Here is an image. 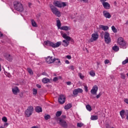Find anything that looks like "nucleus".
<instances>
[{
	"label": "nucleus",
	"instance_id": "nucleus-41",
	"mask_svg": "<svg viewBox=\"0 0 128 128\" xmlns=\"http://www.w3.org/2000/svg\"><path fill=\"white\" fill-rule=\"evenodd\" d=\"M128 63V58L125 60L124 61L122 62V64H126Z\"/></svg>",
	"mask_w": 128,
	"mask_h": 128
},
{
	"label": "nucleus",
	"instance_id": "nucleus-37",
	"mask_svg": "<svg viewBox=\"0 0 128 128\" xmlns=\"http://www.w3.org/2000/svg\"><path fill=\"white\" fill-rule=\"evenodd\" d=\"M120 77H121V78H122V80H126V75H124V73L120 74Z\"/></svg>",
	"mask_w": 128,
	"mask_h": 128
},
{
	"label": "nucleus",
	"instance_id": "nucleus-38",
	"mask_svg": "<svg viewBox=\"0 0 128 128\" xmlns=\"http://www.w3.org/2000/svg\"><path fill=\"white\" fill-rule=\"evenodd\" d=\"M2 122H8V118L6 116H4L2 118Z\"/></svg>",
	"mask_w": 128,
	"mask_h": 128
},
{
	"label": "nucleus",
	"instance_id": "nucleus-4",
	"mask_svg": "<svg viewBox=\"0 0 128 128\" xmlns=\"http://www.w3.org/2000/svg\"><path fill=\"white\" fill-rule=\"evenodd\" d=\"M118 42L122 48H126V43L122 38L120 37L118 40Z\"/></svg>",
	"mask_w": 128,
	"mask_h": 128
},
{
	"label": "nucleus",
	"instance_id": "nucleus-8",
	"mask_svg": "<svg viewBox=\"0 0 128 128\" xmlns=\"http://www.w3.org/2000/svg\"><path fill=\"white\" fill-rule=\"evenodd\" d=\"M59 124L62 126V128H68V123H66V120H62V119H60L59 120L58 122Z\"/></svg>",
	"mask_w": 128,
	"mask_h": 128
},
{
	"label": "nucleus",
	"instance_id": "nucleus-9",
	"mask_svg": "<svg viewBox=\"0 0 128 128\" xmlns=\"http://www.w3.org/2000/svg\"><path fill=\"white\" fill-rule=\"evenodd\" d=\"M58 102L60 104H64L66 102V96L62 94H60L59 96L58 99Z\"/></svg>",
	"mask_w": 128,
	"mask_h": 128
},
{
	"label": "nucleus",
	"instance_id": "nucleus-57",
	"mask_svg": "<svg viewBox=\"0 0 128 128\" xmlns=\"http://www.w3.org/2000/svg\"><path fill=\"white\" fill-rule=\"evenodd\" d=\"M100 2L102 4L103 2H106V0H100Z\"/></svg>",
	"mask_w": 128,
	"mask_h": 128
},
{
	"label": "nucleus",
	"instance_id": "nucleus-25",
	"mask_svg": "<svg viewBox=\"0 0 128 128\" xmlns=\"http://www.w3.org/2000/svg\"><path fill=\"white\" fill-rule=\"evenodd\" d=\"M62 42H63L62 46H68L70 44V42H68V41H67L66 40H63Z\"/></svg>",
	"mask_w": 128,
	"mask_h": 128
},
{
	"label": "nucleus",
	"instance_id": "nucleus-27",
	"mask_svg": "<svg viewBox=\"0 0 128 128\" xmlns=\"http://www.w3.org/2000/svg\"><path fill=\"white\" fill-rule=\"evenodd\" d=\"M72 106V104H67L66 106H65L64 109L66 110H70V108Z\"/></svg>",
	"mask_w": 128,
	"mask_h": 128
},
{
	"label": "nucleus",
	"instance_id": "nucleus-49",
	"mask_svg": "<svg viewBox=\"0 0 128 128\" xmlns=\"http://www.w3.org/2000/svg\"><path fill=\"white\" fill-rule=\"evenodd\" d=\"M88 86H85L84 90H85V92H88Z\"/></svg>",
	"mask_w": 128,
	"mask_h": 128
},
{
	"label": "nucleus",
	"instance_id": "nucleus-40",
	"mask_svg": "<svg viewBox=\"0 0 128 128\" xmlns=\"http://www.w3.org/2000/svg\"><path fill=\"white\" fill-rule=\"evenodd\" d=\"M82 126H84V124L82 123H79V122H78L77 124L78 128H82Z\"/></svg>",
	"mask_w": 128,
	"mask_h": 128
},
{
	"label": "nucleus",
	"instance_id": "nucleus-11",
	"mask_svg": "<svg viewBox=\"0 0 128 128\" xmlns=\"http://www.w3.org/2000/svg\"><path fill=\"white\" fill-rule=\"evenodd\" d=\"M84 90H82V89L80 88H78V89H75L73 90V94L75 96H76L78 94H82Z\"/></svg>",
	"mask_w": 128,
	"mask_h": 128
},
{
	"label": "nucleus",
	"instance_id": "nucleus-7",
	"mask_svg": "<svg viewBox=\"0 0 128 128\" xmlns=\"http://www.w3.org/2000/svg\"><path fill=\"white\" fill-rule=\"evenodd\" d=\"M104 38L105 42L108 44L112 42V39L110 38V33L108 32H105L104 34Z\"/></svg>",
	"mask_w": 128,
	"mask_h": 128
},
{
	"label": "nucleus",
	"instance_id": "nucleus-29",
	"mask_svg": "<svg viewBox=\"0 0 128 128\" xmlns=\"http://www.w3.org/2000/svg\"><path fill=\"white\" fill-rule=\"evenodd\" d=\"M70 28L68 26H62L60 28V30H68Z\"/></svg>",
	"mask_w": 128,
	"mask_h": 128
},
{
	"label": "nucleus",
	"instance_id": "nucleus-15",
	"mask_svg": "<svg viewBox=\"0 0 128 128\" xmlns=\"http://www.w3.org/2000/svg\"><path fill=\"white\" fill-rule=\"evenodd\" d=\"M103 16H104L106 18H112V15H110V14L106 10H104L103 12Z\"/></svg>",
	"mask_w": 128,
	"mask_h": 128
},
{
	"label": "nucleus",
	"instance_id": "nucleus-63",
	"mask_svg": "<svg viewBox=\"0 0 128 128\" xmlns=\"http://www.w3.org/2000/svg\"><path fill=\"white\" fill-rule=\"evenodd\" d=\"M78 2H82L83 0H78Z\"/></svg>",
	"mask_w": 128,
	"mask_h": 128
},
{
	"label": "nucleus",
	"instance_id": "nucleus-45",
	"mask_svg": "<svg viewBox=\"0 0 128 128\" xmlns=\"http://www.w3.org/2000/svg\"><path fill=\"white\" fill-rule=\"evenodd\" d=\"M102 96V92H100L96 96V98H100V96Z\"/></svg>",
	"mask_w": 128,
	"mask_h": 128
},
{
	"label": "nucleus",
	"instance_id": "nucleus-1",
	"mask_svg": "<svg viewBox=\"0 0 128 128\" xmlns=\"http://www.w3.org/2000/svg\"><path fill=\"white\" fill-rule=\"evenodd\" d=\"M14 8L16 10L17 12H24V6L22 4L20 3L19 1L15 0L13 2Z\"/></svg>",
	"mask_w": 128,
	"mask_h": 128
},
{
	"label": "nucleus",
	"instance_id": "nucleus-56",
	"mask_svg": "<svg viewBox=\"0 0 128 128\" xmlns=\"http://www.w3.org/2000/svg\"><path fill=\"white\" fill-rule=\"evenodd\" d=\"M42 76H48V74L46 72H43L42 74Z\"/></svg>",
	"mask_w": 128,
	"mask_h": 128
},
{
	"label": "nucleus",
	"instance_id": "nucleus-58",
	"mask_svg": "<svg viewBox=\"0 0 128 128\" xmlns=\"http://www.w3.org/2000/svg\"><path fill=\"white\" fill-rule=\"evenodd\" d=\"M65 63L66 64H70V61H68V60H66L65 61Z\"/></svg>",
	"mask_w": 128,
	"mask_h": 128
},
{
	"label": "nucleus",
	"instance_id": "nucleus-22",
	"mask_svg": "<svg viewBox=\"0 0 128 128\" xmlns=\"http://www.w3.org/2000/svg\"><path fill=\"white\" fill-rule=\"evenodd\" d=\"M42 82L44 84H48V82H50V79H48V78H45L42 80Z\"/></svg>",
	"mask_w": 128,
	"mask_h": 128
},
{
	"label": "nucleus",
	"instance_id": "nucleus-2",
	"mask_svg": "<svg viewBox=\"0 0 128 128\" xmlns=\"http://www.w3.org/2000/svg\"><path fill=\"white\" fill-rule=\"evenodd\" d=\"M44 44L46 46H52V48H58V46L62 44V42H58L54 44L50 40H46L44 42Z\"/></svg>",
	"mask_w": 128,
	"mask_h": 128
},
{
	"label": "nucleus",
	"instance_id": "nucleus-32",
	"mask_svg": "<svg viewBox=\"0 0 128 128\" xmlns=\"http://www.w3.org/2000/svg\"><path fill=\"white\" fill-rule=\"evenodd\" d=\"M112 32H114V33L118 32V30H116V27H114V26H112Z\"/></svg>",
	"mask_w": 128,
	"mask_h": 128
},
{
	"label": "nucleus",
	"instance_id": "nucleus-39",
	"mask_svg": "<svg viewBox=\"0 0 128 128\" xmlns=\"http://www.w3.org/2000/svg\"><path fill=\"white\" fill-rule=\"evenodd\" d=\"M32 92H33V94H38V90H36V88H33L32 90Z\"/></svg>",
	"mask_w": 128,
	"mask_h": 128
},
{
	"label": "nucleus",
	"instance_id": "nucleus-17",
	"mask_svg": "<svg viewBox=\"0 0 128 128\" xmlns=\"http://www.w3.org/2000/svg\"><path fill=\"white\" fill-rule=\"evenodd\" d=\"M54 63L56 66H60L62 63L60 62V60L58 58H54Z\"/></svg>",
	"mask_w": 128,
	"mask_h": 128
},
{
	"label": "nucleus",
	"instance_id": "nucleus-12",
	"mask_svg": "<svg viewBox=\"0 0 128 128\" xmlns=\"http://www.w3.org/2000/svg\"><path fill=\"white\" fill-rule=\"evenodd\" d=\"M98 86L95 85L92 87V89L90 92L92 94H95L96 96V92H98Z\"/></svg>",
	"mask_w": 128,
	"mask_h": 128
},
{
	"label": "nucleus",
	"instance_id": "nucleus-18",
	"mask_svg": "<svg viewBox=\"0 0 128 128\" xmlns=\"http://www.w3.org/2000/svg\"><path fill=\"white\" fill-rule=\"evenodd\" d=\"M120 114L122 118V119L126 118V111H124V110H122L120 112Z\"/></svg>",
	"mask_w": 128,
	"mask_h": 128
},
{
	"label": "nucleus",
	"instance_id": "nucleus-21",
	"mask_svg": "<svg viewBox=\"0 0 128 128\" xmlns=\"http://www.w3.org/2000/svg\"><path fill=\"white\" fill-rule=\"evenodd\" d=\"M99 28H102L103 30H108V26H104V25H100Z\"/></svg>",
	"mask_w": 128,
	"mask_h": 128
},
{
	"label": "nucleus",
	"instance_id": "nucleus-61",
	"mask_svg": "<svg viewBox=\"0 0 128 128\" xmlns=\"http://www.w3.org/2000/svg\"><path fill=\"white\" fill-rule=\"evenodd\" d=\"M28 6H32V3H28Z\"/></svg>",
	"mask_w": 128,
	"mask_h": 128
},
{
	"label": "nucleus",
	"instance_id": "nucleus-48",
	"mask_svg": "<svg viewBox=\"0 0 128 128\" xmlns=\"http://www.w3.org/2000/svg\"><path fill=\"white\" fill-rule=\"evenodd\" d=\"M8 126V123L5 122L4 125V128H7Z\"/></svg>",
	"mask_w": 128,
	"mask_h": 128
},
{
	"label": "nucleus",
	"instance_id": "nucleus-26",
	"mask_svg": "<svg viewBox=\"0 0 128 128\" xmlns=\"http://www.w3.org/2000/svg\"><path fill=\"white\" fill-rule=\"evenodd\" d=\"M31 22L32 26H34V28H38V25L36 24V21H34V20H32Z\"/></svg>",
	"mask_w": 128,
	"mask_h": 128
},
{
	"label": "nucleus",
	"instance_id": "nucleus-47",
	"mask_svg": "<svg viewBox=\"0 0 128 128\" xmlns=\"http://www.w3.org/2000/svg\"><path fill=\"white\" fill-rule=\"evenodd\" d=\"M105 64H110V60H106L104 61Z\"/></svg>",
	"mask_w": 128,
	"mask_h": 128
},
{
	"label": "nucleus",
	"instance_id": "nucleus-35",
	"mask_svg": "<svg viewBox=\"0 0 128 128\" xmlns=\"http://www.w3.org/2000/svg\"><path fill=\"white\" fill-rule=\"evenodd\" d=\"M44 118L46 120H50V116L49 114H47L45 116Z\"/></svg>",
	"mask_w": 128,
	"mask_h": 128
},
{
	"label": "nucleus",
	"instance_id": "nucleus-50",
	"mask_svg": "<svg viewBox=\"0 0 128 128\" xmlns=\"http://www.w3.org/2000/svg\"><path fill=\"white\" fill-rule=\"evenodd\" d=\"M66 58H68V60H70L72 58V56L68 55L66 56Z\"/></svg>",
	"mask_w": 128,
	"mask_h": 128
},
{
	"label": "nucleus",
	"instance_id": "nucleus-6",
	"mask_svg": "<svg viewBox=\"0 0 128 128\" xmlns=\"http://www.w3.org/2000/svg\"><path fill=\"white\" fill-rule=\"evenodd\" d=\"M53 4L57 8H64L66 6V2H60L58 1H54Z\"/></svg>",
	"mask_w": 128,
	"mask_h": 128
},
{
	"label": "nucleus",
	"instance_id": "nucleus-5",
	"mask_svg": "<svg viewBox=\"0 0 128 128\" xmlns=\"http://www.w3.org/2000/svg\"><path fill=\"white\" fill-rule=\"evenodd\" d=\"M34 112V107L32 106H29L26 110L25 111V114L28 118Z\"/></svg>",
	"mask_w": 128,
	"mask_h": 128
},
{
	"label": "nucleus",
	"instance_id": "nucleus-54",
	"mask_svg": "<svg viewBox=\"0 0 128 128\" xmlns=\"http://www.w3.org/2000/svg\"><path fill=\"white\" fill-rule=\"evenodd\" d=\"M36 86L38 88H42V86L38 84H36Z\"/></svg>",
	"mask_w": 128,
	"mask_h": 128
},
{
	"label": "nucleus",
	"instance_id": "nucleus-52",
	"mask_svg": "<svg viewBox=\"0 0 128 128\" xmlns=\"http://www.w3.org/2000/svg\"><path fill=\"white\" fill-rule=\"evenodd\" d=\"M66 84H68V86H70V84H72V82H66Z\"/></svg>",
	"mask_w": 128,
	"mask_h": 128
},
{
	"label": "nucleus",
	"instance_id": "nucleus-13",
	"mask_svg": "<svg viewBox=\"0 0 128 128\" xmlns=\"http://www.w3.org/2000/svg\"><path fill=\"white\" fill-rule=\"evenodd\" d=\"M46 62L48 64H52L54 62V58H52V56H48L46 58Z\"/></svg>",
	"mask_w": 128,
	"mask_h": 128
},
{
	"label": "nucleus",
	"instance_id": "nucleus-55",
	"mask_svg": "<svg viewBox=\"0 0 128 128\" xmlns=\"http://www.w3.org/2000/svg\"><path fill=\"white\" fill-rule=\"evenodd\" d=\"M2 36H4V34L0 31V38H2Z\"/></svg>",
	"mask_w": 128,
	"mask_h": 128
},
{
	"label": "nucleus",
	"instance_id": "nucleus-3",
	"mask_svg": "<svg viewBox=\"0 0 128 128\" xmlns=\"http://www.w3.org/2000/svg\"><path fill=\"white\" fill-rule=\"evenodd\" d=\"M50 8L54 14H55L56 16H58V18L60 17V12L58 10V8L52 4L50 5Z\"/></svg>",
	"mask_w": 128,
	"mask_h": 128
},
{
	"label": "nucleus",
	"instance_id": "nucleus-19",
	"mask_svg": "<svg viewBox=\"0 0 128 128\" xmlns=\"http://www.w3.org/2000/svg\"><path fill=\"white\" fill-rule=\"evenodd\" d=\"M35 110L36 112H42V107L40 106H37L35 108Z\"/></svg>",
	"mask_w": 128,
	"mask_h": 128
},
{
	"label": "nucleus",
	"instance_id": "nucleus-33",
	"mask_svg": "<svg viewBox=\"0 0 128 128\" xmlns=\"http://www.w3.org/2000/svg\"><path fill=\"white\" fill-rule=\"evenodd\" d=\"M27 70H28V72H29L30 74H34V72H32V69H30V68H28L27 69Z\"/></svg>",
	"mask_w": 128,
	"mask_h": 128
},
{
	"label": "nucleus",
	"instance_id": "nucleus-20",
	"mask_svg": "<svg viewBox=\"0 0 128 128\" xmlns=\"http://www.w3.org/2000/svg\"><path fill=\"white\" fill-rule=\"evenodd\" d=\"M62 36L64 38H65L67 42H69V40H71L70 37L68 36L66 34H62Z\"/></svg>",
	"mask_w": 128,
	"mask_h": 128
},
{
	"label": "nucleus",
	"instance_id": "nucleus-31",
	"mask_svg": "<svg viewBox=\"0 0 128 128\" xmlns=\"http://www.w3.org/2000/svg\"><path fill=\"white\" fill-rule=\"evenodd\" d=\"M86 108L89 112H90L92 110V107L90 106V104H88V105L86 106Z\"/></svg>",
	"mask_w": 128,
	"mask_h": 128
},
{
	"label": "nucleus",
	"instance_id": "nucleus-30",
	"mask_svg": "<svg viewBox=\"0 0 128 128\" xmlns=\"http://www.w3.org/2000/svg\"><path fill=\"white\" fill-rule=\"evenodd\" d=\"M112 50L114 52H118V50H120V48L117 46H116L112 48Z\"/></svg>",
	"mask_w": 128,
	"mask_h": 128
},
{
	"label": "nucleus",
	"instance_id": "nucleus-53",
	"mask_svg": "<svg viewBox=\"0 0 128 128\" xmlns=\"http://www.w3.org/2000/svg\"><path fill=\"white\" fill-rule=\"evenodd\" d=\"M124 102H126V104H128V99L126 98L124 100Z\"/></svg>",
	"mask_w": 128,
	"mask_h": 128
},
{
	"label": "nucleus",
	"instance_id": "nucleus-46",
	"mask_svg": "<svg viewBox=\"0 0 128 128\" xmlns=\"http://www.w3.org/2000/svg\"><path fill=\"white\" fill-rule=\"evenodd\" d=\"M58 80V77H54L53 78V82H57Z\"/></svg>",
	"mask_w": 128,
	"mask_h": 128
},
{
	"label": "nucleus",
	"instance_id": "nucleus-62",
	"mask_svg": "<svg viewBox=\"0 0 128 128\" xmlns=\"http://www.w3.org/2000/svg\"><path fill=\"white\" fill-rule=\"evenodd\" d=\"M96 64H97L98 66V64H100V63L98 62H97Z\"/></svg>",
	"mask_w": 128,
	"mask_h": 128
},
{
	"label": "nucleus",
	"instance_id": "nucleus-24",
	"mask_svg": "<svg viewBox=\"0 0 128 128\" xmlns=\"http://www.w3.org/2000/svg\"><path fill=\"white\" fill-rule=\"evenodd\" d=\"M6 58L8 62H12V56L10 54H7L6 56Z\"/></svg>",
	"mask_w": 128,
	"mask_h": 128
},
{
	"label": "nucleus",
	"instance_id": "nucleus-43",
	"mask_svg": "<svg viewBox=\"0 0 128 128\" xmlns=\"http://www.w3.org/2000/svg\"><path fill=\"white\" fill-rule=\"evenodd\" d=\"M79 76L82 80L84 78V76H82V73H79Z\"/></svg>",
	"mask_w": 128,
	"mask_h": 128
},
{
	"label": "nucleus",
	"instance_id": "nucleus-16",
	"mask_svg": "<svg viewBox=\"0 0 128 128\" xmlns=\"http://www.w3.org/2000/svg\"><path fill=\"white\" fill-rule=\"evenodd\" d=\"M104 8H106V10H110V5L108 2H104L102 4Z\"/></svg>",
	"mask_w": 128,
	"mask_h": 128
},
{
	"label": "nucleus",
	"instance_id": "nucleus-44",
	"mask_svg": "<svg viewBox=\"0 0 128 128\" xmlns=\"http://www.w3.org/2000/svg\"><path fill=\"white\" fill-rule=\"evenodd\" d=\"M69 70H74V66L72 65L70 66Z\"/></svg>",
	"mask_w": 128,
	"mask_h": 128
},
{
	"label": "nucleus",
	"instance_id": "nucleus-23",
	"mask_svg": "<svg viewBox=\"0 0 128 128\" xmlns=\"http://www.w3.org/2000/svg\"><path fill=\"white\" fill-rule=\"evenodd\" d=\"M56 26H57L58 28L60 29V28H62V27H60V26H62V23H60V20H56Z\"/></svg>",
	"mask_w": 128,
	"mask_h": 128
},
{
	"label": "nucleus",
	"instance_id": "nucleus-64",
	"mask_svg": "<svg viewBox=\"0 0 128 128\" xmlns=\"http://www.w3.org/2000/svg\"><path fill=\"white\" fill-rule=\"evenodd\" d=\"M114 4H116V2L115 1V2H114Z\"/></svg>",
	"mask_w": 128,
	"mask_h": 128
},
{
	"label": "nucleus",
	"instance_id": "nucleus-14",
	"mask_svg": "<svg viewBox=\"0 0 128 128\" xmlns=\"http://www.w3.org/2000/svg\"><path fill=\"white\" fill-rule=\"evenodd\" d=\"M12 92L14 94V96H18V94L20 92V89L18 88V87L15 86L12 88Z\"/></svg>",
	"mask_w": 128,
	"mask_h": 128
},
{
	"label": "nucleus",
	"instance_id": "nucleus-42",
	"mask_svg": "<svg viewBox=\"0 0 128 128\" xmlns=\"http://www.w3.org/2000/svg\"><path fill=\"white\" fill-rule=\"evenodd\" d=\"M125 115L126 117V120H128V110H126Z\"/></svg>",
	"mask_w": 128,
	"mask_h": 128
},
{
	"label": "nucleus",
	"instance_id": "nucleus-10",
	"mask_svg": "<svg viewBox=\"0 0 128 128\" xmlns=\"http://www.w3.org/2000/svg\"><path fill=\"white\" fill-rule=\"evenodd\" d=\"M98 38V34L96 33H94L92 34L91 38L90 39V41L91 42H96Z\"/></svg>",
	"mask_w": 128,
	"mask_h": 128
},
{
	"label": "nucleus",
	"instance_id": "nucleus-28",
	"mask_svg": "<svg viewBox=\"0 0 128 128\" xmlns=\"http://www.w3.org/2000/svg\"><path fill=\"white\" fill-rule=\"evenodd\" d=\"M98 116L92 115L90 118V120H98Z\"/></svg>",
	"mask_w": 128,
	"mask_h": 128
},
{
	"label": "nucleus",
	"instance_id": "nucleus-59",
	"mask_svg": "<svg viewBox=\"0 0 128 128\" xmlns=\"http://www.w3.org/2000/svg\"><path fill=\"white\" fill-rule=\"evenodd\" d=\"M7 76H8V78H12V76H10V73L8 74Z\"/></svg>",
	"mask_w": 128,
	"mask_h": 128
},
{
	"label": "nucleus",
	"instance_id": "nucleus-51",
	"mask_svg": "<svg viewBox=\"0 0 128 128\" xmlns=\"http://www.w3.org/2000/svg\"><path fill=\"white\" fill-rule=\"evenodd\" d=\"M82 2L85 4H88V0H82Z\"/></svg>",
	"mask_w": 128,
	"mask_h": 128
},
{
	"label": "nucleus",
	"instance_id": "nucleus-36",
	"mask_svg": "<svg viewBox=\"0 0 128 128\" xmlns=\"http://www.w3.org/2000/svg\"><path fill=\"white\" fill-rule=\"evenodd\" d=\"M90 74L91 76H96V73H94L93 70H91L90 72Z\"/></svg>",
	"mask_w": 128,
	"mask_h": 128
},
{
	"label": "nucleus",
	"instance_id": "nucleus-60",
	"mask_svg": "<svg viewBox=\"0 0 128 128\" xmlns=\"http://www.w3.org/2000/svg\"><path fill=\"white\" fill-rule=\"evenodd\" d=\"M0 128H4V126H0Z\"/></svg>",
	"mask_w": 128,
	"mask_h": 128
},
{
	"label": "nucleus",
	"instance_id": "nucleus-34",
	"mask_svg": "<svg viewBox=\"0 0 128 128\" xmlns=\"http://www.w3.org/2000/svg\"><path fill=\"white\" fill-rule=\"evenodd\" d=\"M62 116V111H58L56 112V116Z\"/></svg>",
	"mask_w": 128,
	"mask_h": 128
}]
</instances>
